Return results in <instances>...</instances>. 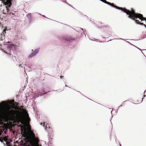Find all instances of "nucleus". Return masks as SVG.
I'll list each match as a JSON object with an SVG mask.
<instances>
[{
  "label": "nucleus",
  "instance_id": "obj_1",
  "mask_svg": "<svg viewBox=\"0 0 146 146\" xmlns=\"http://www.w3.org/2000/svg\"><path fill=\"white\" fill-rule=\"evenodd\" d=\"M118 9L126 13L128 15L129 18L134 20L137 23L143 25L146 28V17H143V15L141 14L135 13L133 8H131V10H129L125 8L119 7Z\"/></svg>",
  "mask_w": 146,
  "mask_h": 146
},
{
  "label": "nucleus",
  "instance_id": "obj_2",
  "mask_svg": "<svg viewBox=\"0 0 146 146\" xmlns=\"http://www.w3.org/2000/svg\"><path fill=\"white\" fill-rule=\"evenodd\" d=\"M7 47L5 49L4 52L11 56H13L16 53V46L15 44L12 42H9Z\"/></svg>",
  "mask_w": 146,
  "mask_h": 146
},
{
  "label": "nucleus",
  "instance_id": "obj_3",
  "mask_svg": "<svg viewBox=\"0 0 146 146\" xmlns=\"http://www.w3.org/2000/svg\"><path fill=\"white\" fill-rule=\"evenodd\" d=\"M2 140L3 141L2 142L5 146H11L10 145L11 140L8 139L7 136L2 137Z\"/></svg>",
  "mask_w": 146,
  "mask_h": 146
},
{
  "label": "nucleus",
  "instance_id": "obj_4",
  "mask_svg": "<svg viewBox=\"0 0 146 146\" xmlns=\"http://www.w3.org/2000/svg\"><path fill=\"white\" fill-rule=\"evenodd\" d=\"M38 52L37 50H35L29 56V58H31L36 55Z\"/></svg>",
  "mask_w": 146,
  "mask_h": 146
},
{
  "label": "nucleus",
  "instance_id": "obj_5",
  "mask_svg": "<svg viewBox=\"0 0 146 146\" xmlns=\"http://www.w3.org/2000/svg\"><path fill=\"white\" fill-rule=\"evenodd\" d=\"M65 39L68 41H71L74 40L72 38L69 37H67L65 38Z\"/></svg>",
  "mask_w": 146,
  "mask_h": 146
},
{
  "label": "nucleus",
  "instance_id": "obj_6",
  "mask_svg": "<svg viewBox=\"0 0 146 146\" xmlns=\"http://www.w3.org/2000/svg\"><path fill=\"white\" fill-rule=\"evenodd\" d=\"M5 129L1 128L0 129V135H1L2 133L5 130Z\"/></svg>",
  "mask_w": 146,
  "mask_h": 146
},
{
  "label": "nucleus",
  "instance_id": "obj_7",
  "mask_svg": "<svg viewBox=\"0 0 146 146\" xmlns=\"http://www.w3.org/2000/svg\"><path fill=\"white\" fill-rule=\"evenodd\" d=\"M35 141L37 144H38L39 142V139L37 138H35Z\"/></svg>",
  "mask_w": 146,
  "mask_h": 146
},
{
  "label": "nucleus",
  "instance_id": "obj_8",
  "mask_svg": "<svg viewBox=\"0 0 146 146\" xmlns=\"http://www.w3.org/2000/svg\"><path fill=\"white\" fill-rule=\"evenodd\" d=\"M7 30V29H5L3 30V34L4 36L5 34L6 33V31Z\"/></svg>",
  "mask_w": 146,
  "mask_h": 146
},
{
  "label": "nucleus",
  "instance_id": "obj_9",
  "mask_svg": "<svg viewBox=\"0 0 146 146\" xmlns=\"http://www.w3.org/2000/svg\"><path fill=\"white\" fill-rule=\"evenodd\" d=\"M40 125H43V126H45V123H40Z\"/></svg>",
  "mask_w": 146,
  "mask_h": 146
},
{
  "label": "nucleus",
  "instance_id": "obj_10",
  "mask_svg": "<svg viewBox=\"0 0 146 146\" xmlns=\"http://www.w3.org/2000/svg\"><path fill=\"white\" fill-rule=\"evenodd\" d=\"M6 9L7 12H8L9 9L7 6L6 7Z\"/></svg>",
  "mask_w": 146,
  "mask_h": 146
},
{
  "label": "nucleus",
  "instance_id": "obj_11",
  "mask_svg": "<svg viewBox=\"0 0 146 146\" xmlns=\"http://www.w3.org/2000/svg\"><path fill=\"white\" fill-rule=\"evenodd\" d=\"M2 137H1L0 136V141H1V142H3V141L2 140Z\"/></svg>",
  "mask_w": 146,
  "mask_h": 146
},
{
  "label": "nucleus",
  "instance_id": "obj_12",
  "mask_svg": "<svg viewBox=\"0 0 146 146\" xmlns=\"http://www.w3.org/2000/svg\"><path fill=\"white\" fill-rule=\"evenodd\" d=\"M22 136L23 137H26V135L25 134H23Z\"/></svg>",
  "mask_w": 146,
  "mask_h": 146
},
{
  "label": "nucleus",
  "instance_id": "obj_13",
  "mask_svg": "<svg viewBox=\"0 0 146 146\" xmlns=\"http://www.w3.org/2000/svg\"><path fill=\"white\" fill-rule=\"evenodd\" d=\"M6 129H7V128ZM5 130V131H4V133L6 134V133L7 132V131H6L7 129H6Z\"/></svg>",
  "mask_w": 146,
  "mask_h": 146
},
{
  "label": "nucleus",
  "instance_id": "obj_14",
  "mask_svg": "<svg viewBox=\"0 0 146 146\" xmlns=\"http://www.w3.org/2000/svg\"><path fill=\"white\" fill-rule=\"evenodd\" d=\"M63 76H60V78L61 79L62 77H63Z\"/></svg>",
  "mask_w": 146,
  "mask_h": 146
},
{
  "label": "nucleus",
  "instance_id": "obj_15",
  "mask_svg": "<svg viewBox=\"0 0 146 146\" xmlns=\"http://www.w3.org/2000/svg\"><path fill=\"white\" fill-rule=\"evenodd\" d=\"M23 146H29L27 145L26 144H25V145H23Z\"/></svg>",
  "mask_w": 146,
  "mask_h": 146
},
{
  "label": "nucleus",
  "instance_id": "obj_16",
  "mask_svg": "<svg viewBox=\"0 0 146 146\" xmlns=\"http://www.w3.org/2000/svg\"><path fill=\"white\" fill-rule=\"evenodd\" d=\"M13 57V56H11V57Z\"/></svg>",
  "mask_w": 146,
  "mask_h": 146
}]
</instances>
